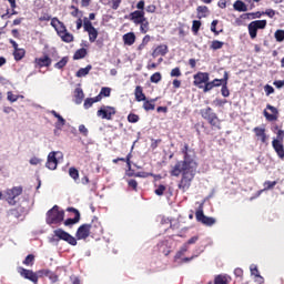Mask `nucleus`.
Returning <instances> with one entry per match:
<instances>
[{"instance_id":"25","label":"nucleus","mask_w":284,"mask_h":284,"mask_svg":"<svg viewBox=\"0 0 284 284\" xmlns=\"http://www.w3.org/2000/svg\"><path fill=\"white\" fill-rule=\"evenodd\" d=\"M85 94L83 93V89L81 88H77L74 90V101L77 103V105H81V103H83V99H84Z\"/></svg>"},{"instance_id":"45","label":"nucleus","mask_w":284,"mask_h":284,"mask_svg":"<svg viewBox=\"0 0 284 284\" xmlns=\"http://www.w3.org/2000/svg\"><path fill=\"white\" fill-rule=\"evenodd\" d=\"M128 121H129V123H139V115H136L134 113H130L128 115Z\"/></svg>"},{"instance_id":"39","label":"nucleus","mask_w":284,"mask_h":284,"mask_svg":"<svg viewBox=\"0 0 284 284\" xmlns=\"http://www.w3.org/2000/svg\"><path fill=\"white\" fill-rule=\"evenodd\" d=\"M13 55H14L16 61H21V59H23V57H26V50H23V49H17V50L13 52Z\"/></svg>"},{"instance_id":"55","label":"nucleus","mask_w":284,"mask_h":284,"mask_svg":"<svg viewBox=\"0 0 284 284\" xmlns=\"http://www.w3.org/2000/svg\"><path fill=\"white\" fill-rule=\"evenodd\" d=\"M110 92H111V89L108 88V87H104V88L101 89L100 94L102 97H110Z\"/></svg>"},{"instance_id":"6","label":"nucleus","mask_w":284,"mask_h":284,"mask_svg":"<svg viewBox=\"0 0 284 284\" xmlns=\"http://www.w3.org/2000/svg\"><path fill=\"white\" fill-rule=\"evenodd\" d=\"M267 27V20H255L248 24V34L251 39H256L258 30H265Z\"/></svg>"},{"instance_id":"40","label":"nucleus","mask_w":284,"mask_h":284,"mask_svg":"<svg viewBox=\"0 0 284 284\" xmlns=\"http://www.w3.org/2000/svg\"><path fill=\"white\" fill-rule=\"evenodd\" d=\"M69 176H71V179H73L74 181H78L79 180V170H77L75 168H70Z\"/></svg>"},{"instance_id":"21","label":"nucleus","mask_w":284,"mask_h":284,"mask_svg":"<svg viewBox=\"0 0 284 284\" xmlns=\"http://www.w3.org/2000/svg\"><path fill=\"white\" fill-rule=\"evenodd\" d=\"M276 185V181H266L264 182V190H260L255 193V195L253 197L250 199V201H254V199H258V196H261V194H263V192H265V190H272V187H274Z\"/></svg>"},{"instance_id":"11","label":"nucleus","mask_w":284,"mask_h":284,"mask_svg":"<svg viewBox=\"0 0 284 284\" xmlns=\"http://www.w3.org/2000/svg\"><path fill=\"white\" fill-rule=\"evenodd\" d=\"M114 114H116V109L108 105L101 106L97 112V115L100 116V119H106V121H112Z\"/></svg>"},{"instance_id":"61","label":"nucleus","mask_w":284,"mask_h":284,"mask_svg":"<svg viewBox=\"0 0 284 284\" xmlns=\"http://www.w3.org/2000/svg\"><path fill=\"white\" fill-rule=\"evenodd\" d=\"M29 163H30V165H39V163H41V159H39V158H31Z\"/></svg>"},{"instance_id":"43","label":"nucleus","mask_w":284,"mask_h":284,"mask_svg":"<svg viewBox=\"0 0 284 284\" xmlns=\"http://www.w3.org/2000/svg\"><path fill=\"white\" fill-rule=\"evenodd\" d=\"M38 274H44L45 276H49L53 283L57 281V275L50 271H39Z\"/></svg>"},{"instance_id":"30","label":"nucleus","mask_w":284,"mask_h":284,"mask_svg":"<svg viewBox=\"0 0 284 284\" xmlns=\"http://www.w3.org/2000/svg\"><path fill=\"white\" fill-rule=\"evenodd\" d=\"M207 14H210V9H207V7H205V6L197 7L199 19H205V17H207Z\"/></svg>"},{"instance_id":"57","label":"nucleus","mask_w":284,"mask_h":284,"mask_svg":"<svg viewBox=\"0 0 284 284\" xmlns=\"http://www.w3.org/2000/svg\"><path fill=\"white\" fill-rule=\"evenodd\" d=\"M171 77H181V69L180 68H174L171 70Z\"/></svg>"},{"instance_id":"56","label":"nucleus","mask_w":284,"mask_h":284,"mask_svg":"<svg viewBox=\"0 0 284 284\" xmlns=\"http://www.w3.org/2000/svg\"><path fill=\"white\" fill-rule=\"evenodd\" d=\"M264 90L266 92V97H270V94H274V88L270 84H266Z\"/></svg>"},{"instance_id":"7","label":"nucleus","mask_w":284,"mask_h":284,"mask_svg":"<svg viewBox=\"0 0 284 284\" xmlns=\"http://www.w3.org/2000/svg\"><path fill=\"white\" fill-rule=\"evenodd\" d=\"M59 159H63V153L59 151H52L48 154L45 168L48 170H55L59 165Z\"/></svg>"},{"instance_id":"8","label":"nucleus","mask_w":284,"mask_h":284,"mask_svg":"<svg viewBox=\"0 0 284 284\" xmlns=\"http://www.w3.org/2000/svg\"><path fill=\"white\" fill-rule=\"evenodd\" d=\"M201 114L203 119L209 121L210 125H213V128H219L221 124V121L219 120V116H216V113L212 111V108H206L201 111Z\"/></svg>"},{"instance_id":"24","label":"nucleus","mask_w":284,"mask_h":284,"mask_svg":"<svg viewBox=\"0 0 284 284\" xmlns=\"http://www.w3.org/2000/svg\"><path fill=\"white\" fill-rule=\"evenodd\" d=\"M123 42L125 45H134V41H136V36L134 32H129L123 36Z\"/></svg>"},{"instance_id":"59","label":"nucleus","mask_w":284,"mask_h":284,"mask_svg":"<svg viewBox=\"0 0 284 284\" xmlns=\"http://www.w3.org/2000/svg\"><path fill=\"white\" fill-rule=\"evenodd\" d=\"M213 103L214 105L222 106L225 105V103H227V100L215 99Z\"/></svg>"},{"instance_id":"3","label":"nucleus","mask_w":284,"mask_h":284,"mask_svg":"<svg viewBox=\"0 0 284 284\" xmlns=\"http://www.w3.org/2000/svg\"><path fill=\"white\" fill-rule=\"evenodd\" d=\"M65 212L59 210V206L54 205L51 210L47 212V224L48 225H59L63 222Z\"/></svg>"},{"instance_id":"19","label":"nucleus","mask_w":284,"mask_h":284,"mask_svg":"<svg viewBox=\"0 0 284 284\" xmlns=\"http://www.w3.org/2000/svg\"><path fill=\"white\" fill-rule=\"evenodd\" d=\"M253 132H254L255 136H257V139H260V141H262L263 143H267V134H265V128L256 126L253 129Z\"/></svg>"},{"instance_id":"54","label":"nucleus","mask_w":284,"mask_h":284,"mask_svg":"<svg viewBox=\"0 0 284 284\" xmlns=\"http://www.w3.org/2000/svg\"><path fill=\"white\" fill-rule=\"evenodd\" d=\"M283 139H284V131L283 130H278L277 131V138L273 139V141H280V143H283Z\"/></svg>"},{"instance_id":"27","label":"nucleus","mask_w":284,"mask_h":284,"mask_svg":"<svg viewBox=\"0 0 284 284\" xmlns=\"http://www.w3.org/2000/svg\"><path fill=\"white\" fill-rule=\"evenodd\" d=\"M250 270H251L252 276H255V278H256L255 281L257 283H263V276H261V273H258V267L256 265L252 264L250 266Z\"/></svg>"},{"instance_id":"23","label":"nucleus","mask_w":284,"mask_h":284,"mask_svg":"<svg viewBox=\"0 0 284 284\" xmlns=\"http://www.w3.org/2000/svg\"><path fill=\"white\" fill-rule=\"evenodd\" d=\"M166 54H168V45L161 44L154 49L152 57L156 59V57H165Z\"/></svg>"},{"instance_id":"13","label":"nucleus","mask_w":284,"mask_h":284,"mask_svg":"<svg viewBox=\"0 0 284 284\" xmlns=\"http://www.w3.org/2000/svg\"><path fill=\"white\" fill-rule=\"evenodd\" d=\"M196 221L200 223H203V225H214L216 223V220L214 217H207L203 213V204L200 205V209L195 212Z\"/></svg>"},{"instance_id":"35","label":"nucleus","mask_w":284,"mask_h":284,"mask_svg":"<svg viewBox=\"0 0 284 284\" xmlns=\"http://www.w3.org/2000/svg\"><path fill=\"white\" fill-rule=\"evenodd\" d=\"M85 54H88V50L85 49H79L78 51H75L73 59L75 61H79V59H85Z\"/></svg>"},{"instance_id":"10","label":"nucleus","mask_w":284,"mask_h":284,"mask_svg":"<svg viewBox=\"0 0 284 284\" xmlns=\"http://www.w3.org/2000/svg\"><path fill=\"white\" fill-rule=\"evenodd\" d=\"M187 250H190V247L187 246V244H183L181 246V248L176 252L175 256H174V262L175 263H180V264H183V263H190V261H194V258H196V256L199 255H193L191 257H184V258H181L182 256L185 255V252H187Z\"/></svg>"},{"instance_id":"50","label":"nucleus","mask_w":284,"mask_h":284,"mask_svg":"<svg viewBox=\"0 0 284 284\" xmlns=\"http://www.w3.org/2000/svg\"><path fill=\"white\" fill-rule=\"evenodd\" d=\"M165 192V185H163V184H160L159 186H158V189H155V194L158 195V196H163V193Z\"/></svg>"},{"instance_id":"4","label":"nucleus","mask_w":284,"mask_h":284,"mask_svg":"<svg viewBox=\"0 0 284 284\" xmlns=\"http://www.w3.org/2000/svg\"><path fill=\"white\" fill-rule=\"evenodd\" d=\"M136 11H133L129 14L130 21H133L135 26H139V23H142V21H145V1L140 0L136 3Z\"/></svg>"},{"instance_id":"9","label":"nucleus","mask_w":284,"mask_h":284,"mask_svg":"<svg viewBox=\"0 0 284 284\" xmlns=\"http://www.w3.org/2000/svg\"><path fill=\"white\" fill-rule=\"evenodd\" d=\"M83 28L84 32H88L89 34L90 43H94V41H97L99 37V31L97 30V28H94V26H92V22L89 21L88 18L83 19Z\"/></svg>"},{"instance_id":"26","label":"nucleus","mask_w":284,"mask_h":284,"mask_svg":"<svg viewBox=\"0 0 284 284\" xmlns=\"http://www.w3.org/2000/svg\"><path fill=\"white\" fill-rule=\"evenodd\" d=\"M230 79V75L227 73V71L224 72V84H222V89H221V92H222V97H230V89H227V80Z\"/></svg>"},{"instance_id":"29","label":"nucleus","mask_w":284,"mask_h":284,"mask_svg":"<svg viewBox=\"0 0 284 284\" xmlns=\"http://www.w3.org/2000/svg\"><path fill=\"white\" fill-rule=\"evenodd\" d=\"M232 278L230 275H217L214 278V284H229Z\"/></svg>"},{"instance_id":"47","label":"nucleus","mask_w":284,"mask_h":284,"mask_svg":"<svg viewBox=\"0 0 284 284\" xmlns=\"http://www.w3.org/2000/svg\"><path fill=\"white\" fill-rule=\"evenodd\" d=\"M32 263H34V255L29 254L24 261H23V265H32Z\"/></svg>"},{"instance_id":"46","label":"nucleus","mask_w":284,"mask_h":284,"mask_svg":"<svg viewBox=\"0 0 284 284\" xmlns=\"http://www.w3.org/2000/svg\"><path fill=\"white\" fill-rule=\"evenodd\" d=\"M202 89H203V92H210L211 90H214V84L207 81L204 83Z\"/></svg>"},{"instance_id":"32","label":"nucleus","mask_w":284,"mask_h":284,"mask_svg":"<svg viewBox=\"0 0 284 284\" xmlns=\"http://www.w3.org/2000/svg\"><path fill=\"white\" fill-rule=\"evenodd\" d=\"M139 26L142 34H146V32L150 30V22L148 21V18H144V21L139 22Z\"/></svg>"},{"instance_id":"34","label":"nucleus","mask_w":284,"mask_h":284,"mask_svg":"<svg viewBox=\"0 0 284 284\" xmlns=\"http://www.w3.org/2000/svg\"><path fill=\"white\" fill-rule=\"evenodd\" d=\"M68 61H70V59L68 57H63L59 62L54 64V68L57 70H63V68L68 65Z\"/></svg>"},{"instance_id":"62","label":"nucleus","mask_w":284,"mask_h":284,"mask_svg":"<svg viewBox=\"0 0 284 284\" xmlns=\"http://www.w3.org/2000/svg\"><path fill=\"white\" fill-rule=\"evenodd\" d=\"M79 132H80L81 134H83L84 136H88V128H85V125L81 124V125L79 126Z\"/></svg>"},{"instance_id":"38","label":"nucleus","mask_w":284,"mask_h":284,"mask_svg":"<svg viewBox=\"0 0 284 284\" xmlns=\"http://www.w3.org/2000/svg\"><path fill=\"white\" fill-rule=\"evenodd\" d=\"M274 38H275V41H277V43H283L284 30L283 29L276 30L275 33H274Z\"/></svg>"},{"instance_id":"52","label":"nucleus","mask_w":284,"mask_h":284,"mask_svg":"<svg viewBox=\"0 0 284 284\" xmlns=\"http://www.w3.org/2000/svg\"><path fill=\"white\" fill-rule=\"evenodd\" d=\"M263 14H266V17H270V19H274V17L276 16V11H274L273 9H266Z\"/></svg>"},{"instance_id":"18","label":"nucleus","mask_w":284,"mask_h":284,"mask_svg":"<svg viewBox=\"0 0 284 284\" xmlns=\"http://www.w3.org/2000/svg\"><path fill=\"white\" fill-rule=\"evenodd\" d=\"M272 145H273V150H275L277 156L280 159L284 158V146H283V142L278 141V140H273L272 141Z\"/></svg>"},{"instance_id":"60","label":"nucleus","mask_w":284,"mask_h":284,"mask_svg":"<svg viewBox=\"0 0 284 284\" xmlns=\"http://www.w3.org/2000/svg\"><path fill=\"white\" fill-rule=\"evenodd\" d=\"M112 1V10H119V6H121L122 0H111Z\"/></svg>"},{"instance_id":"49","label":"nucleus","mask_w":284,"mask_h":284,"mask_svg":"<svg viewBox=\"0 0 284 284\" xmlns=\"http://www.w3.org/2000/svg\"><path fill=\"white\" fill-rule=\"evenodd\" d=\"M159 81H161V73L155 72L151 75V83H159Z\"/></svg>"},{"instance_id":"44","label":"nucleus","mask_w":284,"mask_h":284,"mask_svg":"<svg viewBox=\"0 0 284 284\" xmlns=\"http://www.w3.org/2000/svg\"><path fill=\"white\" fill-rule=\"evenodd\" d=\"M212 50H221L223 48V42L214 40L211 44Z\"/></svg>"},{"instance_id":"37","label":"nucleus","mask_w":284,"mask_h":284,"mask_svg":"<svg viewBox=\"0 0 284 284\" xmlns=\"http://www.w3.org/2000/svg\"><path fill=\"white\" fill-rule=\"evenodd\" d=\"M154 103H156V99H152L151 101L144 100V110H146V112H150V110H154Z\"/></svg>"},{"instance_id":"51","label":"nucleus","mask_w":284,"mask_h":284,"mask_svg":"<svg viewBox=\"0 0 284 284\" xmlns=\"http://www.w3.org/2000/svg\"><path fill=\"white\" fill-rule=\"evenodd\" d=\"M200 29H201V21L194 20L192 26V31L196 33L199 32Z\"/></svg>"},{"instance_id":"1","label":"nucleus","mask_w":284,"mask_h":284,"mask_svg":"<svg viewBox=\"0 0 284 284\" xmlns=\"http://www.w3.org/2000/svg\"><path fill=\"white\" fill-rule=\"evenodd\" d=\"M182 152L184 154V161H180L173 166L171 176H181L182 174L179 189L182 192H187L192 185V181H194V176H196L199 164L196 163L194 151L190 150L187 144L184 145Z\"/></svg>"},{"instance_id":"22","label":"nucleus","mask_w":284,"mask_h":284,"mask_svg":"<svg viewBox=\"0 0 284 284\" xmlns=\"http://www.w3.org/2000/svg\"><path fill=\"white\" fill-rule=\"evenodd\" d=\"M36 63L37 65H39V68H50V65L52 64V60L50 59V57L44 55L42 58H37Z\"/></svg>"},{"instance_id":"16","label":"nucleus","mask_w":284,"mask_h":284,"mask_svg":"<svg viewBox=\"0 0 284 284\" xmlns=\"http://www.w3.org/2000/svg\"><path fill=\"white\" fill-rule=\"evenodd\" d=\"M267 110H270V112L272 113L270 114ZM263 114L266 121H278V109H276V106H272L271 104H267L266 110H264Z\"/></svg>"},{"instance_id":"63","label":"nucleus","mask_w":284,"mask_h":284,"mask_svg":"<svg viewBox=\"0 0 284 284\" xmlns=\"http://www.w3.org/2000/svg\"><path fill=\"white\" fill-rule=\"evenodd\" d=\"M129 187H132L133 190H136L139 183H136V180H129L128 181Z\"/></svg>"},{"instance_id":"17","label":"nucleus","mask_w":284,"mask_h":284,"mask_svg":"<svg viewBox=\"0 0 284 284\" xmlns=\"http://www.w3.org/2000/svg\"><path fill=\"white\" fill-rule=\"evenodd\" d=\"M90 230H92V225L83 224L77 231L78 241H82L83 239H88L90 236Z\"/></svg>"},{"instance_id":"42","label":"nucleus","mask_w":284,"mask_h":284,"mask_svg":"<svg viewBox=\"0 0 284 284\" xmlns=\"http://www.w3.org/2000/svg\"><path fill=\"white\" fill-rule=\"evenodd\" d=\"M214 88H220V85H225V75L223 79H214L211 81Z\"/></svg>"},{"instance_id":"20","label":"nucleus","mask_w":284,"mask_h":284,"mask_svg":"<svg viewBox=\"0 0 284 284\" xmlns=\"http://www.w3.org/2000/svg\"><path fill=\"white\" fill-rule=\"evenodd\" d=\"M50 114H52L55 119H58V122H55L54 126L55 130H63V125H65V119L61 116L57 111L52 110L50 111Z\"/></svg>"},{"instance_id":"48","label":"nucleus","mask_w":284,"mask_h":284,"mask_svg":"<svg viewBox=\"0 0 284 284\" xmlns=\"http://www.w3.org/2000/svg\"><path fill=\"white\" fill-rule=\"evenodd\" d=\"M84 109L85 110H90V106L91 105H94V99L93 98H88L85 101H84Z\"/></svg>"},{"instance_id":"31","label":"nucleus","mask_w":284,"mask_h":284,"mask_svg":"<svg viewBox=\"0 0 284 284\" xmlns=\"http://www.w3.org/2000/svg\"><path fill=\"white\" fill-rule=\"evenodd\" d=\"M90 70H92V65H87L85 68H81L77 73L75 77H78V79H81L82 77H88V74H90Z\"/></svg>"},{"instance_id":"36","label":"nucleus","mask_w":284,"mask_h":284,"mask_svg":"<svg viewBox=\"0 0 284 284\" xmlns=\"http://www.w3.org/2000/svg\"><path fill=\"white\" fill-rule=\"evenodd\" d=\"M135 99L136 101H145V94L143 93V88H135Z\"/></svg>"},{"instance_id":"28","label":"nucleus","mask_w":284,"mask_h":284,"mask_svg":"<svg viewBox=\"0 0 284 284\" xmlns=\"http://www.w3.org/2000/svg\"><path fill=\"white\" fill-rule=\"evenodd\" d=\"M234 10L237 12H247V4L241 0H236L233 4Z\"/></svg>"},{"instance_id":"64","label":"nucleus","mask_w":284,"mask_h":284,"mask_svg":"<svg viewBox=\"0 0 284 284\" xmlns=\"http://www.w3.org/2000/svg\"><path fill=\"white\" fill-rule=\"evenodd\" d=\"M70 278L72 284H81V280L78 276L72 275Z\"/></svg>"},{"instance_id":"2","label":"nucleus","mask_w":284,"mask_h":284,"mask_svg":"<svg viewBox=\"0 0 284 284\" xmlns=\"http://www.w3.org/2000/svg\"><path fill=\"white\" fill-rule=\"evenodd\" d=\"M51 26L52 28H54V30L58 32L64 43H72V41H74V36L68 32V29H65V26L63 24V22L59 21V19L53 18L51 20Z\"/></svg>"},{"instance_id":"41","label":"nucleus","mask_w":284,"mask_h":284,"mask_svg":"<svg viewBox=\"0 0 284 284\" xmlns=\"http://www.w3.org/2000/svg\"><path fill=\"white\" fill-rule=\"evenodd\" d=\"M7 99L10 101V103H17L19 101V95L13 94L11 91L7 93Z\"/></svg>"},{"instance_id":"12","label":"nucleus","mask_w":284,"mask_h":284,"mask_svg":"<svg viewBox=\"0 0 284 284\" xmlns=\"http://www.w3.org/2000/svg\"><path fill=\"white\" fill-rule=\"evenodd\" d=\"M54 236H57V239H59L60 241H65L67 243H69V245H77V239H74V236L70 235V233L61 229L54 231Z\"/></svg>"},{"instance_id":"58","label":"nucleus","mask_w":284,"mask_h":284,"mask_svg":"<svg viewBox=\"0 0 284 284\" xmlns=\"http://www.w3.org/2000/svg\"><path fill=\"white\" fill-rule=\"evenodd\" d=\"M273 85H275V88L281 90V88H284V80H276L273 82Z\"/></svg>"},{"instance_id":"15","label":"nucleus","mask_w":284,"mask_h":284,"mask_svg":"<svg viewBox=\"0 0 284 284\" xmlns=\"http://www.w3.org/2000/svg\"><path fill=\"white\" fill-rule=\"evenodd\" d=\"M18 272L20 276H22V278H27V281H31V283L34 284L39 283V275H37V273H34L33 271L19 267Z\"/></svg>"},{"instance_id":"33","label":"nucleus","mask_w":284,"mask_h":284,"mask_svg":"<svg viewBox=\"0 0 284 284\" xmlns=\"http://www.w3.org/2000/svg\"><path fill=\"white\" fill-rule=\"evenodd\" d=\"M73 211H75V217L65 220L64 225H74L79 223V220L81 219V214L77 210H73Z\"/></svg>"},{"instance_id":"14","label":"nucleus","mask_w":284,"mask_h":284,"mask_svg":"<svg viewBox=\"0 0 284 284\" xmlns=\"http://www.w3.org/2000/svg\"><path fill=\"white\" fill-rule=\"evenodd\" d=\"M193 84L196 85V88H200V90H203V83H207L210 81V73L207 72H197L193 75Z\"/></svg>"},{"instance_id":"5","label":"nucleus","mask_w":284,"mask_h":284,"mask_svg":"<svg viewBox=\"0 0 284 284\" xmlns=\"http://www.w3.org/2000/svg\"><path fill=\"white\" fill-rule=\"evenodd\" d=\"M23 194L22 186H13L12 189H7L4 191V199L9 205H17V197Z\"/></svg>"},{"instance_id":"53","label":"nucleus","mask_w":284,"mask_h":284,"mask_svg":"<svg viewBox=\"0 0 284 284\" xmlns=\"http://www.w3.org/2000/svg\"><path fill=\"white\" fill-rule=\"evenodd\" d=\"M216 26H219V20H213L211 23V32H214V34L219 36V31H216Z\"/></svg>"}]
</instances>
